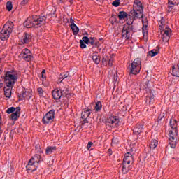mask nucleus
I'll return each instance as SVG.
<instances>
[{
	"mask_svg": "<svg viewBox=\"0 0 179 179\" xmlns=\"http://www.w3.org/2000/svg\"><path fill=\"white\" fill-rule=\"evenodd\" d=\"M16 79H17V77H16L12 71H7L6 73L4 80L7 87H4V96L8 99H10V96H12L10 87H13V85L16 82Z\"/></svg>",
	"mask_w": 179,
	"mask_h": 179,
	"instance_id": "f257e3e1",
	"label": "nucleus"
},
{
	"mask_svg": "<svg viewBox=\"0 0 179 179\" xmlns=\"http://www.w3.org/2000/svg\"><path fill=\"white\" fill-rule=\"evenodd\" d=\"M47 20V17H29L26 21L24 22V26L27 29H30L31 27H41V26H44L45 24V20Z\"/></svg>",
	"mask_w": 179,
	"mask_h": 179,
	"instance_id": "f03ea898",
	"label": "nucleus"
},
{
	"mask_svg": "<svg viewBox=\"0 0 179 179\" xmlns=\"http://www.w3.org/2000/svg\"><path fill=\"white\" fill-rule=\"evenodd\" d=\"M40 162H41V156L40 155H35L32 157L28 164L26 166L27 171H36L37 170V167H38V164H40Z\"/></svg>",
	"mask_w": 179,
	"mask_h": 179,
	"instance_id": "7ed1b4c3",
	"label": "nucleus"
},
{
	"mask_svg": "<svg viewBox=\"0 0 179 179\" xmlns=\"http://www.w3.org/2000/svg\"><path fill=\"white\" fill-rule=\"evenodd\" d=\"M13 22H8L6 24H4L1 31V39L3 41L5 40H8L9 38V36H10V33L13 31Z\"/></svg>",
	"mask_w": 179,
	"mask_h": 179,
	"instance_id": "20e7f679",
	"label": "nucleus"
},
{
	"mask_svg": "<svg viewBox=\"0 0 179 179\" xmlns=\"http://www.w3.org/2000/svg\"><path fill=\"white\" fill-rule=\"evenodd\" d=\"M132 23L133 21L131 22L128 21L123 27L122 31V38H125V40H129V38H131V36H132V33L134 31V26H132Z\"/></svg>",
	"mask_w": 179,
	"mask_h": 179,
	"instance_id": "39448f33",
	"label": "nucleus"
},
{
	"mask_svg": "<svg viewBox=\"0 0 179 179\" xmlns=\"http://www.w3.org/2000/svg\"><path fill=\"white\" fill-rule=\"evenodd\" d=\"M178 136V130L169 131V138L168 139V143L171 149H176L177 146V137Z\"/></svg>",
	"mask_w": 179,
	"mask_h": 179,
	"instance_id": "423d86ee",
	"label": "nucleus"
},
{
	"mask_svg": "<svg viewBox=\"0 0 179 179\" xmlns=\"http://www.w3.org/2000/svg\"><path fill=\"white\" fill-rule=\"evenodd\" d=\"M142 60L140 58H136L131 63L130 66V73L133 75H138L141 72Z\"/></svg>",
	"mask_w": 179,
	"mask_h": 179,
	"instance_id": "0eeeda50",
	"label": "nucleus"
},
{
	"mask_svg": "<svg viewBox=\"0 0 179 179\" xmlns=\"http://www.w3.org/2000/svg\"><path fill=\"white\" fill-rule=\"evenodd\" d=\"M143 8L142 10H139V7L137 8V10L135 9V6H133V10L130 11L129 16L133 17V19H142L143 17Z\"/></svg>",
	"mask_w": 179,
	"mask_h": 179,
	"instance_id": "6e6552de",
	"label": "nucleus"
},
{
	"mask_svg": "<svg viewBox=\"0 0 179 179\" xmlns=\"http://www.w3.org/2000/svg\"><path fill=\"white\" fill-rule=\"evenodd\" d=\"M55 115V110H50L48 112L43 118V121L45 124H50L54 121Z\"/></svg>",
	"mask_w": 179,
	"mask_h": 179,
	"instance_id": "1a4fd4ad",
	"label": "nucleus"
},
{
	"mask_svg": "<svg viewBox=\"0 0 179 179\" xmlns=\"http://www.w3.org/2000/svg\"><path fill=\"white\" fill-rule=\"evenodd\" d=\"M20 57L21 58H23L27 62H30V61H31V59L33 58V56H31V52L29 49L23 50L22 52L20 53Z\"/></svg>",
	"mask_w": 179,
	"mask_h": 179,
	"instance_id": "9d476101",
	"label": "nucleus"
},
{
	"mask_svg": "<svg viewBox=\"0 0 179 179\" xmlns=\"http://www.w3.org/2000/svg\"><path fill=\"white\" fill-rule=\"evenodd\" d=\"M108 124H110L112 127H118L120 125V118L117 116H110L106 120Z\"/></svg>",
	"mask_w": 179,
	"mask_h": 179,
	"instance_id": "9b49d317",
	"label": "nucleus"
},
{
	"mask_svg": "<svg viewBox=\"0 0 179 179\" xmlns=\"http://www.w3.org/2000/svg\"><path fill=\"white\" fill-rule=\"evenodd\" d=\"M143 22V38L145 41H148V21L146 20H142Z\"/></svg>",
	"mask_w": 179,
	"mask_h": 179,
	"instance_id": "f8f14e48",
	"label": "nucleus"
},
{
	"mask_svg": "<svg viewBox=\"0 0 179 179\" xmlns=\"http://www.w3.org/2000/svg\"><path fill=\"white\" fill-rule=\"evenodd\" d=\"M65 92V90H62V88H60V91L58 90H54L52 92V96L55 100H59L61 97H62V92Z\"/></svg>",
	"mask_w": 179,
	"mask_h": 179,
	"instance_id": "ddd939ff",
	"label": "nucleus"
},
{
	"mask_svg": "<svg viewBox=\"0 0 179 179\" xmlns=\"http://www.w3.org/2000/svg\"><path fill=\"white\" fill-rule=\"evenodd\" d=\"M170 34H171V29L170 28H166L162 34V41L164 43H169V40H170Z\"/></svg>",
	"mask_w": 179,
	"mask_h": 179,
	"instance_id": "4468645a",
	"label": "nucleus"
},
{
	"mask_svg": "<svg viewBox=\"0 0 179 179\" xmlns=\"http://www.w3.org/2000/svg\"><path fill=\"white\" fill-rule=\"evenodd\" d=\"M123 163L124 164H131L134 163V157L132 156V154L131 152H127L124 155Z\"/></svg>",
	"mask_w": 179,
	"mask_h": 179,
	"instance_id": "2eb2a0df",
	"label": "nucleus"
},
{
	"mask_svg": "<svg viewBox=\"0 0 179 179\" xmlns=\"http://www.w3.org/2000/svg\"><path fill=\"white\" fill-rule=\"evenodd\" d=\"M31 41V34L25 33L21 38V43L22 44H29Z\"/></svg>",
	"mask_w": 179,
	"mask_h": 179,
	"instance_id": "dca6fc26",
	"label": "nucleus"
},
{
	"mask_svg": "<svg viewBox=\"0 0 179 179\" xmlns=\"http://www.w3.org/2000/svg\"><path fill=\"white\" fill-rule=\"evenodd\" d=\"M19 117H20V108L17 107L15 113H13L10 115V120H12V121H17Z\"/></svg>",
	"mask_w": 179,
	"mask_h": 179,
	"instance_id": "f3484780",
	"label": "nucleus"
},
{
	"mask_svg": "<svg viewBox=\"0 0 179 179\" xmlns=\"http://www.w3.org/2000/svg\"><path fill=\"white\" fill-rule=\"evenodd\" d=\"M90 115V110H87L84 112L82 113L81 114V118L83 120H84L83 124H86V122H88L87 120V118H89V116Z\"/></svg>",
	"mask_w": 179,
	"mask_h": 179,
	"instance_id": "a211bd4d",
	"label": "nucleus"
},
{
	"mask_svg": "<svg viewBox=\"0 0 179 179\" xmlns=\"http://www.w3.org/2000/svg\"><path fill=\"white\" fill-rule=\"evenodd\" d=\"M143 131V124H136L134 129V134H136L137 135H139V134H142Z\"/></svg>",
	"mask_w": 179,
	"mask_h": 179,
	"instance_id": "6ab92c4d",
	"label": "nucleus"
},
{
	"mask_svg": "<svg viewBox=\"0 0 179 179\" xmlns=\"http://www.w3.org/2000/svg\"><path fill=\"white\" fill-rule=\"evenodd\" d=\"M171 73L173 76H176V78H179V66L178 64L176 66H173Z\"/></svg>",
	"mask_w": 179,
	"mask_h": 179,
	"instance_id": "aec40b11",
	"label": "nucleus"
},
{
	"mask_svg": "<svg viewBox=\"0 0 179 179\" xmlns=\"http://www.w3.org/2000/svg\"><path fill=\"white\" fill-rule=\"evenodd\" d=\"M177 120H170V127L172 130L170 131H177Z\"/></svg>",
	"mask_w": 179,
	"mask_h": 179,
	"instance_id": "412c9836",
	"label": "nucleus"
},
{
	"mask_svg": "<svg viewBox=\"0 0 179 179\" xmlns=\"http://www.w3.org/2000/svg\"><path fill=\"white\" fill-rule=\"evenodd\" d=\"M159 52H160L159 50L154 49L148 52V56L150 57L151 58H153V57H156V55H157Z\"/></svg>",
	"mask_w": 179,
	"mask_h": 179,
	"instance_id": "4be33fe9",
	"label": "nucleus"
},
{
	"mask_svg": "<svg viewBox=\"0 0 179 179\" xmlns=\"http://www.w3.org/2000/svg\"><path fill=\"white\" fill-rule=\"evenodd\" d=\"M134 9L136 10H137V8H139V10H142V8H143L142 7V3L140 1H138L136 0V1H134Z\"/></svg>",
	"mask_w": 179,
	"mask_h": 179,
	"instance_id": "5701e85b",
	"label": "nucleus"
},
{
	"mask_svg": "<svg viewBox=\"0 0 179 179\" xmlns=\"http://www.w3.org/2000/svg\"><path fill=\"white\" fill-rule=\"evenodd\" d=\"M149 88V80H145V81H143L141 84V90H145V89H148Z\"/></svg>",
	"mask_w": 179,
	"mask_h": 179,
	"instance_id": "b1692460",
	"label": "nucleus"
},
{
	"mask_svg": "<svg viewBox=\"0 0 179 179\" xmlns=\"http://www.w3.org/2000/svg\"><path fill=\"white\" fill-rule=\"evenodd\" d=\"M55 150H57V147L56 146H49L46 148V155H51V153H52V152H55Z\"/></svg>",
	"mask_w": 179,
	"mask_h": 179,
	"instance_id": "393cba45",
	"label": "nucleus"
},
{
	"mask_svg": "<svg viewBox=\"0 0 179 179\" xmlns=\"http://www.w3.org/2000/svg\"><path fill=\"white\" fill-rule=\"evenodd\" d=\"M72 31H73V34L74 36H78V34H79V27H78V26L76 25H73L71 27H70Z\"/></svg>",
	"mask_w": 179,
	"mask_h": 179,
	"instance_id": "a878e982",
	"label": "nucleus"
},
{
	"mask_svg": "<svg viewBox=\"0 0 179 179\" xmlns=\"http://www.w3.org/2000/svg\"><path fill=\"white\" fill-rule=\"evenodd\" d=\"M122 171L123 173V174H127V173H128L129 170V165H128V164H124V162L122 163Z\"/></svg>",
	"mask_w": 179,
	"mask_h": 179,
	"instance_id": "bb28decb",
	"label": "nucleus"
},
{
	"mask_svg": "<svg viewBox=\"0 0 179 179\" xmlns=\"http://www.w3.org/2000/svg\"><path fill=\"white\" fill-rule=\"evenodd\" d=\"M158 141L157 140H152L150 144V149H155L157 147Z\"/></svg>",
	"mask_w": 179,
	"mask_h": 179,
	"instance_id": "cd10ccee",
	"label": "nucleus"
},
{
	"mask_svg": "<svg viewBox=\"0 0 179 179\" xmlns=\"http://www.w3.org/2000/svg\"><path fill=\"white\" fill-rule=\"evenodd\" d=\"M127 16L128 15L124 11L120 12L118 15V17L120 20L125 19V17H127Z\"/></svg>",
	"mask_w": 179,
	"mask_h": 179,
	"instance_id": "c85d7f7f",
	"label": "nucleus"
},
{
	"mask_svg": "<svg viewBox=\"0 0 179 179\" xmlns=\"http://www.w3.org/2000/svg\"><path fill=\"white\" fill-rule=\"evenodd\" d=\"M92 59H93L94 62H95L96 64V65H99V64H100V57H99V56H97V55H93Z\"/></svg>",
	"mask_w": 179,
	"mask_h": 179,
	"instance_id": "c756f323",
	"label": "nucleus"
},
{
	"mask_svg": "<svg viewBox=\"0 0 179 179\" xmlns=\"http://www.w3.org/2000/svg\"><path fill=\"white\" fill-rule=\"evenodd\" d=\"M12 8H13V6L12 5L11 1H8L6 3V9L8 10V12H10L12 10Z\"/></svg>",
	"mask_w": 179,
	"mask_h": 179,
	"instance_id": "7c9ffc66",
	"label": "nucleus"
},
{
	"mask_svg": "<svg viewBox=\"0 0 179 179\" xmlns=\"http://www.w3.org/2000/svg\"><path fill=\"white\" fill-rule=\"evenodd\" d=\"M16 111V108L15 107H10L8 109H7L6 113L7 114H12V113H15Z\"/></svg>",
	"mask_w": 179,
	"mask_h": 179,
	"instance_id": "2f4dec72",
	"label": "nucleus"
},
{
	"mask_svg": "<svg viewBox=\"0 0 179 179\" xmlns=\"http://www.w3.org/2000/svg\"><path fill=\"white\" fill-rule=\"evenodd\" d=\"M121 3V0H115L113 3H112V5L113 6H115L116 8L120 6Z\"/></svg>",
	"mask_w": 179,
	"mask_h": 179,
	"instance_id": "473e14b6",
	"label": "nucleus"
},
{
	"mask_svg": "<svg viewBox=\"0 0 179 179\" xmlns=\"http://www.w3.org/2000/svg\"><path fill=\"white\" fill-rule=\"evenodd\" d=\"M95 108H96V111H100V110H101V102L98 101L96 103Z\"/></svg>",
	"mask_w": 179,
	"mask_h": 179,
	"instance_id": "72a5a7b5",
	"label": "nucleus"
},
{
	"mask_svg": "<svg viewBox=\"0 0 179 179\" xmlns=\"http://www.w3.org/2000/svg\"><path fill=\"white\" fill-rule=\"evenodd\" d=\"M90 38H89L87 36H83L81 39V41L84 42L85 44H89Z\"/></svg>",
	"mask_w": 179,
	"mask_h": 179,
	"instance_id": "f704fd0d",
	"label": "nucleus"
},
{
	"mask_svg": "<svg viewBox=\"0 0 179 179\" xmlns=\"http://www.w3.org/2000/svg\"><path fill=\"white\" fill-rule=\"evenodd\" d=\"M96 41V38L94 37H90V41L88 42V44H91V45H94V43Z\"/></svg>",
	"mask_w": 179,
	"mask_h": 179,
	"instance_id": "c9c22d12",
	"label": "nucleus"
},
{
	"mask_svg": "<svg viewBox=\"0 0 179 179\" xmlns=\"http://www.w3.org/2000/svg\"><path fill=\"white\" fill-rule=\"evenodd\" d=\"M80 48H86V44L82 40H80Z\"/></svg>",
	"mask_w": 179,
	"mask_h": 179,
	"instance_id": "e433bc0d",
	"label": "nucleus"
},
{
	"mask_svg": "<svg viewBox=\"0 0 179 179\" xmlns=\"http://www.w3.org/2000/svg\"><path fill=\"white\" fill-rule=\"evenodd\" d=\"M113 58L112 57H110V58H109L108 59V65L109 66H113Z\"/></svg>",
	"mask_w": 179,
	"mask_h": 179,
	"instance_id": "4c0bfd02",
	"label": "nucleus"
},
{
	"mask_svg": "<svg viewBox=\"0 0 179 179\" xmlns=\"http://www.w3.org/2000/svg\"><path fill=\"white\" fill-rule=\"evenodd\" d=\"M38 93L41 96H43V93H44V91L43 90V88H41V87L38 88Z\"/></svg>",
	"mask_w": 179,
	"mask_h": 179,
	"instance_id": "58836bf2",
	"label": "nucleus"
},
{
	"mask_svg": "<svg viewBox=\"0 0 179 179\" xmlns=\"http://www.w3.org/2000/svg\"><path fill=\"white\" fill-rule=\"evenodd\" d=\"M92 146H93V142L90 141L87 145V149L89 150V149L92 148Z\"/></svg>",
	"mask_w": 179,
	"mask_h": 179,
	"instance_id": "ea45409f",
	"label": "nucleus"
},
{
	"mask_svg": "<svg viewBox=\"0 0 179 179\" xmlns=\"http://www.w3.org/2000/svg\"><path fill=\"white\" fill-rule=\"evenodd\" d=\"M93 47H96V48H99L100 47V42L95 41Z\"/></svg>",
	"mask_w": 179,
	"mask_h": 179,
	"instance_id": "a19ab883",
	"label": "nucleus"
},
{
	"mask_svg": "<svg viewBox=\"0 0 179 179\" xmlns=\"http://www.w3.org/2000/svg\"><path fill=\"white\" fill-rule=\"evenodd\" d=\"M0 125H2V116H1V115H0ZM2 132H3V131H2V129L0 127V136H1V135H2Z\"/></svg>",
	"mask_w": 179,
	"mask_h": 179,
	"instance_id": "79ce46f5",
	"label": "nucleus"
},
{
	"mask_svg": "<svg viewBox=\"0 0 179 179\" xmlns=\"http://www.w3.org/2000/svg\"><path fill=\"white\" fill-rule=\"evenodd\" d=\"M27 2H29V0H22L21 2L22 6H24V5H27Z\"/></svg>",
	"mask_w": 179,
	"mask_h": 179,
	"instance_id": "37998d69",
	"label": "nucleus"
},
{
	"mask_svg": "<svg viewBox=\"0 0 179 179\" xmlns=\"http://www.w3.org/2000/svg\"><path fill=\"white\" fill-rule=\"evenodd\" d=\"M70 23H71L70 27H72V26H75V25H76V24H75V21H74L73 19H72V18H70Z\"/></svg>",
	"mask_w": 179,
	"mask_h": 179,
	"instance_id": "c03bdc74",
	"label": "nucleus"
},
{
	"mask_svg": "<svg viewBox=\"0 0 179 179\" xmlns=\"http://www.w3.org/2000/svg\"><path fill=\"white\" fill-rule=\"evenodd\" d=\"M146 103H148V104H150V103H152V97H147Z\"/></svg>",
	"mask_w": 179,
	"mask_h": 179,
	"instance_id": "a18cd8bd",
	"label": "nucleus"
},
{
	"mask_svg": "<svg viewBox=\"0 0 179 179\" xmlns=\"http://www.w3.org/2000/svg\"><path fill=\"white\" fill-rule=\"evenodd\" d=\"M162 118H164V113H160L159 116V120H162Z\"/></svg>",
	"mask_w": 179,
	"mask_h": 179,
	"instance_id": "49530a36",
	"label": "nucleus"
},
{
	"mask_svg": "<svg viewBox=\"0 0 179 179\" xmlns=\"http://www.w3.org/2000/svg\"><path fill=\"white\" fill-rule=\"evenodd\" d=\"M107 61H108V57H103V59H102L103 64H104L105 62H107Z\"/></svg>",
	"mask_w": 179,
	"mask_h": 179,
	"instance_id": "de8ad7c7",
	"label": "nucleus"
},
{
	"mask_svg": "<svg viewBox=\"0 0 179 179\" xmlns=\"http://www.w3.org/2000/svg\"><path fill=\"white\" fill-rule=\"evenodd\" d=\"M63 22H64V23H69V20L68 18L63 17Z\"/></svg>",
	"mask_w": 179,
	"mask_h": 179,
	"instance_id": "09e8293b",
	"label": "nucleus"
},
{
	"mask_svg": "<svg viewBox=\"0 0 179 179\" xmlns=\"http://www.w3.org/2000/svg\"><path fill=\"white\" fill-rule=\"evenodd\" d=\"M69 75V73H68V74H64V76L62 77V80H64V79H66V78H68Z\"/></svg>",
	"mask_w": 179,
	"mask_h": 179,
	"instance_id": "8fccbe9b",
	"label": "nucleus"
},
{
	"mask_svg": "<svg viewBox=\"0 0 179 179\" xmlns=\"http://www.w3.org/2000/svg\"><path fill=\"white\" fill-rule=\"evenodd\" d=\"M62 93H64V94H68L69 93L68 88H66Z\"/></svg>",
	"mask_w": 179,
	"mask_h": 179,
	"instance_id": "3c124183",
	"label": "nucleus"
},
{
	"mask_svg": "<svg viewBox=\"0 0 179 179\" xmlns=\"http://www.w3.org/2000/svg\"><path fill=\"white\" fill-rule=\"evenodd\" d=\"M169 5H174L173 0H169Z\"/></svg>",
	"mask_w": 179,
	"mask_h": 179,
	"instance_id": "603ef678",
	"label": "nucleus"
},
{
	"mask_svg": "<svg viewBox=\"0 0 179 179\" xmlns=\"http://www.w3.org/2000/svg\"><path fill=\"white\" fill-rule=\"evenodd\" d=\"M169 5H174L173 0H169Z\"/></svg>",
	"mask_w": 179,
	"mask_h": 179,
	"instance_id": "864d4df0",
	"label": "nucleus"
},
{
	"mask_svg": "<svg viewBox=\"0 0 179 179\" xmlns=\"http://www.w3.org/2000/svg\"><path fill=\"white\" fill-rule=\"evenodd\" d=\"M127 106H123V111H127Z\"/></svg>",
	"mask_w": 179,
	"mask_h": 179,
	"instance_id": "5fc2aeb1",
	"label": "nucleus"
},
{
	"mask_svg": "<svg viewBox=\"0 0 179 179\" xmlns=\"http://www.w3.org/2000/svg\"><path fill=\"white\" fill-rule=\"evenodd\" d=\"M115 76V82H117V80H118V78L117 76Z\"/></svg>",
	"mask_w": 179,
	"mask_h": 179,
	"instance_id": "6e6d98bb",
	"label": "nucleus"
},
{
	"mask_svg": "<svg viewBox=\"0 0 179 179\" xmlns=\"http://www.w3.org/2000/svg\"><path fill=\"white\" fill-rule=\"evenodd\" d=\"M44 73H45V70L43 69L41 72V75H44Z\"/></svg>",
	"mask_w": 179,
	"mask_h": 179,
	"instance_id": "4d7b16f0",
	"label": "nucleus"
},
{
	"mask_svg": "<svg viewBox=\"0 0 179 179\" xmlns=\"http://www.w3.org/2000/svg\"><path fill=\"white\" fill-rule=\"evenodd\" d=\"M41 78H43V79H45V76H44V74H41Z\"/></svg>",
	"mask_w": 179,
	"mask_h": 179,
	"instance_id": "13d9d810",
	"label": "nucleus"
},
{
	"mask_svg": "<svg viewBox=\"0 0 179 179\" xmlns=\"http://www.w3.org/2000/svg\"><path fill=\"white\" fill-rule=\"evenodd\" d=\"M164 22V19H162V20H161V24H163Z\"/></svg>",
	"mask_w": 179,
	"mask_h": 179,
	"instance_id": "bf43d9fd",
	"label": "nucleus"
},
{
	"mask_svg": "<svg viewBox=\"0 0 179 179\" xmlns=\"http://www.w3.org/2000/svg\"><path fill=\"white\" fill-rule=\"evenodd\" d=\"M3 86V83H0V87H2Z\"/></svg>",
	"mask_w": 179,
	"mask_h": 179,
	"instance_id": "052dcab7",
	"label": "nucleus"
},
{
	"mask_svg": "<svg viewBox=\"0 0 179 179\" xmlns=\"http://www.w3.org/2000/svg\"><path fill=\"white\" fill-rule=\"evenodd\" d=\"M59 83H62V80H61L59 81Z\"/></svg>",
	"mask_w": 179,
	"mask_h": 179,
	"instance_id": "680f3d73",
	"label": "nucleus"
},
{
	"mask_svg": "<svg viewBox=\"0 0 179 179\" xmlns=\"http://www.w3.org/2000/svg\"><path fill=\"white\" fill-rule=\"evenodd\" d=\"M61 2H64V0H59Z\"/></svg>",
	"mask_w": 179,
	"mask_h": 179,
	"instance_id": "e2e57ef3",
	"label": "nucleus"
},
{
	"mask_svg": "<svg viewBox=\"0 0 179 179\" xmlns=\"http://www.w3.org/2000/svg\"><path fill=\"white\" fill-rule=\"evenodd\" d=\"M0 62H1V58H0Z\"/></svg>",
	"mask_w": 179,
	"mask_h": 179,
	"instance_id": "0e129e2a",
	"label": "nucleus"
}]
</instances>
